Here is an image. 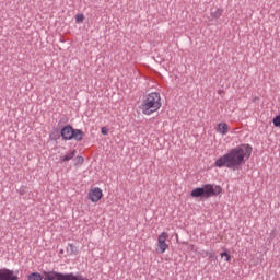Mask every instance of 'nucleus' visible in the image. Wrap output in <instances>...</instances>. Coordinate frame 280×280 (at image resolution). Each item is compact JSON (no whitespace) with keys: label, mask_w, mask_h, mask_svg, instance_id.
<instances>
[{"label":"nucleus","mask_w":280,"mask_h":280,"mask_svg":"<svg viewBox=\"0 0 280 280\" xmlns=\"http://www.w3.org/2000/svg\"><path fill=\"white\" fill-rule=\"evenodd\" d=\"M75 154H78V150L75 149L68 151L65 155H60L59 163L63 165L69 163V161H73V159H75Z\"/></svg>","instance_id":"nucleus-8"},{"label":"nucleus","mask_w":280,"mask_h":280,"mask_svg":"<svg viewBox=\"0 0 280 280\" xmlns=\"http://www.w3.org/2000/svg\"><path fill=\"white\" fill-rule=\"evenodd\" d=\"M221 257L225 258V261H231V254L226 250L221 253Z\"/></svg>","instance_id":"nucleus-18"},{"label":"nucleus","mask_w":280,"mask_h":280,"mask_svg":"<svg viewBox=\"0 0 280 280\" xmlns=\"http://www.w3.org/2000/svg\"><path fill=\"white\" fill-rule=\"evenodd\" d=\"M253 147L250 144H240L230 149L224 155L218 158L214 167H228V170H240L246 160L250 159Z\"/></svg>","instance_id":"nucleus-1"},{"label":"nucleus","mask_w":280,"mask_h":280,"mask_svg":"<svg viewBox=\"0 0 280 280\" xmlns=\"http://www.w3.org/2000/svg\"><path fill=\"white\" fill-rule=\"evenodd\" d=\"M101 133L104 135V136L108 135V128L107 127H102L101 128Z\"/></svg>","instance_id":"nucleus-21"},{"label":"nucleus","mask_w":280,"mask_h":280,"mask_svg":"<svg viewBox=\"0 0 280 280\" xmlns=\"http://www.w3.org/2000/svg\"><path fill=\"white\" fill-rule=\"evenodd\" d=\"M27 189V187H25V186H20L19 187V189H18V194H20V196H25V194H26V190Z\"/></svg>","instance_id":"nucleus-19"},{"label":"nucleus","mask_w":280,"mask_h":280,"mask_svg":"<svg viewBox=\"0 0 280 280\" xmlns=\"http://www.w3.org/2000/svg\"><path fill=\"white\" fill-rule=\"evenodd\" d=\"M272 124L276 128H280V115H277L273 119H272Z\"/></svg>","instance_id":"nucleus-16"},{"label":"nucleus","mask_w":280,"mask_h":280,"mask_svg":"<svg viewBox=\"0 0 280 280\" xmlns=\"http://www.w3.org/2000/svg\"><path fill=\"white\" fill-rule=\"evenodd\" d=\"M60 255H65V249H60Z\"/></svg>","instance_id":"nucleus-22"},{"label":"nucleus","mask_w":280,"mask_h":280,"mask_svg":"<svg viewBox=\"0 0 280 280\" xmlns=\"http://www.w3.org/2000/svg\"><path fill=\"white\" fill-rule=\"evenodd\" d=\"M66 252L68 253V255H74L75 254V246H73V244L69 243Z\"/></svg>","instance_id":"nucleus-15"},{"label":"nucleus","mask_w":280,"mask_h":280,"mask_svg":"<svg viewBox=\"0 0 280 280\" xmlns=\"http://www.w3.org/2000/svg\"><path fill=\"white\" fill-rule=\"evenodd\" d=\"M71 132H73V126L66 125L61 130L60 135L63 141H71Z\"/></svg>","instance_id":"nucleus-9"},{"label":"nucleus","mask_w":280,"mask_h":280,"mask_svg":"<svg viewBox=\"0 0 280 280\" xmlns=\"http://www.w3.org/2000/svg\"><path fill=\"white\" fill-rule=\"evenodd\" d=\"M215 254L213 252H206V257H209V259H213Z\"/></svg>","instance_id":"nucleus-20"},{"label":"nucleus","mask_w":280,"mask_h":280,"mask_svg":"<svg viewBox=\"0 0 280 280\" xmlns=\"http://www.w3.org/2000/svg\"><path fill=\"white\" fill-rule=\"evenodd\" d=\"M27 280H43V276L39 272H32L28 275Z\"/></svg>","instance_id":"nucleus-13"},{"label":"nucleus","mask_w":280,"mask_h":280,"mask_svg":"<svg viewBox=\"0 0 280 280\" xmlns=\"http://www.w3.org/2000/svg\"><path fill=\"white\" fill-rule=\"evenodd\" d=\"M161 94L159 92L149 93L141 104V110L143 115H152L161 108Z\"/></svg>","instance_id":"nucleus-2"},{"label":"nucleus","mask_w":280,"mask_h":280,"mask_svg":"<svg viewBox=\"0 0 280 280\" xmlns=\"http://www.w3.org/2000/svg\"><path fill=\"white\" fill-rule=\"evenodd\" d=\"M223 13H224V10L217 9L215 11H211L210 16L211 19H220V16H222Z\"/></svg>","instance_id":"nucleus-12"},{"label":"nucleus","mask_w":280,"mask_h":280,"mask_svg":"<svg viewBox=\"0 0 280 280\" xmlns=\"http://www.w3.org/2000/svg\"><path fill=\"white\" fill-rule=\"evenodd\" d=\"M219 135H229V125L226 122H219L217 127Z\"/></svg>","instance_id":"nucleus-11"},{"label":"nucleus","mask_w":280,"mask_h":280,"mask_svg":"<svg viewBox=\"0 0 280 280\" xmlns=\"http://www.w3.org/2000/svg\"><path fill=\"white\" fill-rule=\"evenodd\" d=\"M73 161H74V166L78 167V165H83L84 158L82 155H78L73 159Z\"/></svg>","instance_id":"nucleus-14"},{"label":"nucleus","mask_w":280,"mask_h":280,"mask_svg":"<svg viewBox=\"0 0 280 280\" xmlns=\"http://www.w3.org/2000/svg\"><path fill=\"white\" fill-rule=\"evenodd\" d=\"M72 139L78 142L82 141V139H84V131L82 129H74L72 127L70 141H72Z\"/></svg>","instance_id":"nucleus-10"},{"label":"nucleus","mask_w":280,"mask_h":280,"mask_svg":"<svg viewBox=\"0 0 280 280\" xmlns=\"http://www.w3.org/2000/svg\"><path fill=\"white\" fill-rule=\"evenodd\" d=\"M167 237H170V234H167V232H162L158 237V253H160L161 255H163V253H165V250L170 248V245L165 243L167 241Z\"/></svg>","instance_id":"nucleus-5"},{"label":"nucleus","mask_w":280,"mask_h":280,"mask_svg":"<svg viewBox=\"0 0 280 280\" xmlns=\"http://www.w3.org/2000/svg\"><path fill=\"white\" fill-rule=\"evenodd\" d=\"M222 194V187L213 184H206L203 187H197L191 190V198H213V196H220Z\"/></svg>","instance_id":"nucleus-3"},{"label":"nucleus","mask_w":280,"mask_h":280,"mask_svg":"<svg viewBox=\"0 0 280 280\" xmlns=\"http://www.w3.org/2000/svg\"><path fill=\"white\" fill-rule=\"evenodd\" d=\"M0 280H19V271L9 268H0Z\"/></svg>","instance_id":"nucleus-6"},{"label":"nucleus","mask_w":280,"mask_h":280,"mask_svg":"<svg viewBox=\"0 0 280 280\" xmlns=\"http://www.w3.org/2000/svg\"><path fill=\"white\" fill-rule=\"evenodd\" d=\"M75 23H84V14L80 13L75 15Z\"/></svg>","instance_id":"nucleus-17"},{"label":"nucleus","mask_w":280,"mask_h":280,"mask_svg":"<svg viewBox=\"0 0 280 280\" xmlns=\"http://www.w3.org/2000/svg\"><path fill=\"white\" fill-rule=\"evenodd\" d=\"M44 280H89L86 277H84L82 273L77 272H69V273H62L56 270L51 271H43Z\"/></svg>","instance_id":"nucleus-4"},{"label":"nucleus","mask_w":280,"mask_h":280,"mask_svg":"<svg viewBox=\"0 0 280 280\" xmlns=\"http://www.w3.org/2000/svg\"><path fill=\"white\" fill-rule=\"evenodd\" d=\"M103 196L104 192L100 187L92 188L88 194V198L91 200V202H100Z\"/></svg>","instance_id":"nucleus-7"}]
</instances>
